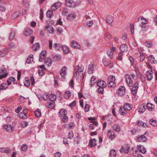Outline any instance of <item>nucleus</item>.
Masks as SVG:
<instances>
[{
	"label": "nucleus",
	"mask_w": 157,
	"mask_h": 157,
	"mask_svg": "<svg viewBox=\"0 0 157 157\" xmlns=\"http://www.w3.org/2000/svg\"><path fill=\"white\" fill-rule=\"evenodd\" d=\"M131 77L128 74L125 75L126 82L129 87H132L131 88L132 94L133 95H135L139 88V85L136 82H135L133 84V80H134L135 75L132 74L131 75Z\"/></svg>",
	"instance_id": "1"
},
{
	"label": "nucleus",
	"mask_w": 157,
	"mask_h": 157,
	"mask_svg": "<svg viewBox=\"0 0 157 157\" xmlns=\"http://www.w3.org/2000/svg\"><path fill=\"white\" fill-rule=\"evenodd\" d=\"M83 68H80L78 65H77L75 68L74 77L77 79L79 78V76L83 78Z\"/></svg>",
	"instance_id": "2"
},
{
	"label": "nucleus",
	"mask_w": 157,
	"mask_h": 157,
	"mask_svg": "<svg viewBox=\"0 0 157 157\" xmlns=\"http://www.w3.org/2000/svg\"><path fill=\"white\" fill-rule=\"evenodd\" d=\"M80 3L79 1H74L73 0H66V4L67 6L70 7L74 8Z\"/></svg>",
	"instance_id": "3"
},
{
	"label": "nucleus",
	"mask_w": 157,
	"mask_h": 157,
	"mask_svg": "<svg viewBox=\"0 0 157 157\" xmlns=\"http://www.w3.org/2000/svg\"><path fill=\"white\" fill-rule=\"evenodd\" d=\"M108 80L109 82L108 86L109 87H111L115 86V84L114 82L115 78L114 76L110 75L108 78Z\"/></svg>",
	"instance_id": "4"
},
{
	"label": "nucleus",
	"mask_w": 157,
	"mask_h": 157,
	"mask_svg": "<svg viewBox=\"0 0 157 157\" xmlns=\"http://www.w3.org/2000/svg\"><path fill=\"white\" fill-rule=\"evenodd\" d=\"M51 21V20L49 19L48 21H46V23L47 25L45 27V29L48 31L50 33H52L54 32V29L52 26L49 25V23Z\"/></svg>",
	"instance_id": "5"
},
{
	"label": "nucleus",
	"mask_w": 157,
	"mask_h": 157,
	"mask_svg": "<svg viewBox=\"0 0 157 157\" xmlns=\"http://www.w3.org/2000/svg\"><path fill=\"white\" fill-rule=\"evenodd\" d=\"M125 93V88L124 86H120L118 89V95L120 96H122Z\"/></svg>",
	"instance_id": "6"
},
{
	"label": "nucleus",
	"mask_w": 157,
	"mask_h": 157,
	"mask_svg": "<svg viewBox=\"0 0 157 157\" xmlns=\"http://www.w3.org/2000/svg\"><path fill=\"white\" fill-rule=\"evenodd\" d=\"M7 75L6 69L4 68L0 69V79L6 77Z\"/></svg>",
	"instance_id": "7"
},
{
	"label": "nucleus",
	"mask_w": 157,
	"mask_h": 157,
	"mask_svg": "<svg viewBox=\"0 0 157 157\" xmlns=\"http://www.w3.org/2000/svg\"><path fill=\"white\" fill-rule=\"evenodd\" d=\"M67 70V68L65 66L63 67L61 70L60 74L62 77V79L63 80L65 79V76L66 74V71Z\"/></svg>",
	"instance_id": "8"
},
{
	"label": "nucleus",
	"mask_w": 157,
	"mask_h": 157,
	"mask_svg": "<svg viewBox=\"0 0 157 157\" xmlns=\"http://www.w3.org/2000/svg\"><path fill=\"white\" fill-rule=\"evenodd\" d=\"M130 149L129 146L128 145H125L123 146L120 150V151L121 153H128Z\"/></svg>",
	"instance_id": "9"
},
{
	"label": "nucleus",
	"mask_w": 157,
	"mask_h": 157,
	"mask_svg": "<svg viewBox=\"0 0 157 157\" xmlns=\"http://www.w3.org/2000/svg\"><path fill=\"white\" fill-rule=\"evenodd\" d=\"M146 77L149 81L151 80L153 78V71L151 70L150 71L148 70L146 72Z\"/></svg>",
	"instance_id": "10"
},
{
	"label": "nucleus",
	"mask_w": 157,
	"mask_h": 157,
	"mask_svg": "<svg viewBox=\"0 0 157 157\" xmlns=\"http://www.w3.org/2000/svg\"><path fill=\"white\" fill-rule=\"evenodd\" d=\"M107 136L111 140H113L115 137L114 133L113 131L108 130Z\"/></svg>",
	"instance_id": "11"
},
{
	"label": "nucleus",
	"mask_w": 157,
	"mask_h": 157,
	"mask_svg": "<svg viewBox=\"0 0 157 157\" xmlns=\"http://www.w3.org/2000/svg\"><path fill=\"white\" fill-rule=\"evenodd\" d=\"M4 128L8 132H11L13 130L14 128L10 124H6L4 125Z\"/></svg>",
	"instance_id": "12"
},
{
	"label": "nucleus",
	"mask_w": 157,
	"mask_h": 157,
	"mask_svg": "<svg viewBox=\"0 0 157 157\" xmlns=\"http://www.w3.org/2000/svg\"><path fill=\"white\" fill-rule=\"evenodd\" d=\"M71 47L74 48H80V46L79 44L76 41L72 40L71 41Z\"/></svg>",
	"instance_id": "13"
},
{
	"label": "nucleus",
	"mask_w": 157,
	"mask_h": 157,
	"mask_svg": "<svg viewBox=\"0 0 157 157\" xmlns=\"http://www.w3.org/2000/svg\"><path fill=\"white\" fill-rule=\"evenodd\" d=\"M49 94L47 92H45L43 94H39L37 95V96H40L41 98L44 101H47L48 98Z\"/></svg>",
	"instance_id": "14"
},
{
	"label": "nucleus",
	"mask_w": 157,
	"mask_h": 157,
	"mask_svg": "<svg viewBox=\"0 0 157 157\" xmlns=\"http://www.w3.org/2000/svg\"><path fill=\"white\" fill-rule=\"evenodd\" d=\"M97 82V85L99 87H105L106 86L105 82L102 80H98Z\"/></svg>",
	"instance_id": "15"
},
{
	"label": "nucleus",
	"mask_w": 157,
	"mask_h": 157,
	"mask_svg": "<svg viewBox=\"0 0 157 157\" xmlns=\"http://www.w3.org/2000/svg\"><path fill=\"white\" fill-rule=\"evenodd\" d=\"M61 5V3L59 2L55 3L52 6L51 8L52 10L55 11L58 9L60 6Z\"/></svg>",
	"instance_id": "16"
},
{
	"label": "nucleus",
	"mask_w": 157,
	"mask_h": 157,
	"mask_svg": "<svg viewBox=\"0 0 157 157\" xmlns=\"http://www.w3.org/2000/svg\"><path fill=\"white\" fill-rule=\"evenodd\" d=\"M46 54V52L44 51H43L41 52L39 59V61L40 62H42L43 60L45 58Z\"/></svg>",
	"instance_id": "17"
},
{
	"label": "nucleus",
	"mask_w": 157,
	"mask_h": 157,
	"mask_svg": "<svg viewBox=\"0 0 157 157\" xmlns=\"http://www.w3.org/2000/svg\"><path fill=\"white\" fill-rule=\"evenodd\" d=\"M96 141L95 139H91L90 140L89 146L90 147H92L93 146H94L97 145V144L96 143Z\"/></svg>",
	"instance_id": "18"
},
{
	"label": "nucleus",
	"mask_w": 157,
	"mask_h": 157,
	"mask_svg": "<svg viewBox=\"0 0 157 157\" xmlns=\"http://www.w3.org/2000/svg\"><path fill=\"white\" fill-rule=\"evenodd\" d=\"M107 54L110 59H113L114 58V55L113 54L111 49H109L107 51Z\"/></svg>",
	"instance_id": "19"
},
{
	"label": "nucleus",
	"mask_w": 157,
	"mask_h": 157,
	"mask_svg": "<svg viewBox=\"0 0 157 157\" xmlns=\"http://www.w3.org/2000/svg\"><path fill=\"white\" fill-rule=\"evenodd\" d=\"M113 21V17L110 16H108L106 18V22L107 23L110 25Z\"/></svg>",
	"instance_id": "20"
},
{
	"label": "nucleus",
	"mask_w": 157,
	"mask_h": 157,
	"mask_svg": "<svg viewBox=\"0 0 157 157\" xmlns=\"http://www.w3.org/2000/svg\"><path fill=\"white\" fill-rule=\"evenodd\" d=\"M147 140V137L145 136L142 135L138 137V141L139 142H145Z\"/></svg>",
	"instance_id": "21"
},
{
	"label": "nucleus",
	"mask_w": 157,
	"mask_h": 157,
	"mask_svg": "<svg viewBox=\"0 0 157 157\" xmlns=\"http://www.w3.org/2000/svg\"><path fill=\"white\" fill-rule=\"evenodd\" d=\"M145 110L146 109L145 108L144 104H142L140 105L138 109V111L140 113H142L145 111Z\"/></svg>",
	"instance_id": "22"
},
{
	"label": "nucleus",
	"mask_w": 157,
	"mask_h": 157,
	"mask_svg": "<svg viewBox=\"0 0 157 157\" xmlns=\"http://www.w3.org/2000/svg\"><path fill=\"white\" fill-rule=\"evenodd\" d=\"M137 147L140 151L142 153H145L146 152V150L145 148L142 145H137Z\"/></svg>",
	"instance_id": "23"
},
{
	"label": "nucleus",
	"mask_w": 157,
	"mask_h": 157,
	"mask_svg": "<svg viewBox=\"0 0 157 157\" xmlns=\"http://www.w3.org/2000/svg\"><path fill=\"white\" fill-rule=\"evenodd\" d=\"M121 51L122 52L127 51L128 50V47L126 44H124L121 45L120 47Z\"/></svg>",
	"instance_id": "24"
},
{
	"label": "nucleus",
	"mask_w": 157,
	"mask_h": 157,
	"mask_svg": "<svg viewBox=\"0 0 157 157\" xmlns=\"http://www.w3.org/2000/svg\"><path fill=\"white\" fill-rule=\"evenodd\" d=\"M59 116L60 117L66 115L67 114V111L64 109H61L59 112Z\"/></svg>",
	"instance_id": "25"
},
{
	"label": "nucleus",
	"mask_w": 157,
	"mask_h": 157,
	"mask_svg": "<svg viewBox=\"0 0 157 157\" xmlns=\"http://www.w3.org/2000/svg\"><path fill=\"white\" fill-rule=\"evenodd\" d=\"M33 30L30 28H28L26 29L24 33V34L25 36H27L31 35L33 33Z\"/></svg>",
	"instance_id": "26"
},
{
	"label": "nucleus",
	"mask_w": 157,
	"mask_h": 157,
	"mask_svg": "<svg viewBox=\"0 0 157 157\" xmlns=\"http://www.w3.org/2000/svg\"><path fill=\"white\" fill-rule=\"evenodd\" d=\"M11 151L9 148H0V152L2 153H8Z\"/></svg>",
	"instance_id": "27"
},
{
	"label": "nucleus",
	"mask_w": 157,
	"mask_h": 157,
	"mask_svg": "<svg viewBox=\"0 0 157 157\" xmlns=\"http://www.w3.org/2000/svg\"><path fill=\"white\" fill-rule=\"evenodd\" d=\"M16 81V79L15 78L13 77H11L8 80H7V82L8 84V85H10L11 84L12 82H13V83L14 84H15V81Z\"/></svg>",
	"instance_id": "28"
},
{
	"label": "nucleus",
	"mask_w": 157,
	"mask_h": 157,
	"mask_svg": "<svg viewBox=\"0 0 157 157\" xmlns=\"http://www.w3.org/2000/svg\"><path fill=\"white\" fill-rule=\"evenodd\" d=\"M33 56L32 54H30L28 56L26 62L28 63H30L33 61Z\"/></svg>",
	"instance_id": "29"
},
{
	"label": "nucleus",
	"mask_w": 157,
	"mask_h": 157,
	"mask_svg": "<svg viewBox=\"0 0 157 157\" xmlns=\"http://www.w3.org/2000/svg\"><path fill=\"white\" fill-rule=\"evenodd\" d=\"M94 66L93 64L89 65L88 67V72L89 74H92L94 71Z\"/></svg>",
	"instance_id": "30"
},
{
	"label": "nucleus",
	"mask_w": 157,
	"mask_h": 157,
	"mask_svg": "<svg viewBox=\"0 0 157 157\" xmlns=\"http://www.w3.org/2000/svg\"><path fill=\"white\" fill-rule=\"evenodd\" d=\"M35 116L37 117H40L41 116V111L39 109H37L34 112Z\"/></svg>",
	"instance_id": "31"
},
{
	"label": "nucleus",
	"mask_w": 157,
	"mask_h": 157,
	"mask_svg": "<svg viewBox=\"0 0 157 157\" xmlns=\"http://www.w3.org/2000/svg\"><path fill=\"white\" fill-rule=\"evenodd\" d=\"M131 105L128 103H126L124 106V109L127 110H130L131 109Z\"/></svg>",
	"instance_id": "32"
},
{
	"label": "nucleus",
	"mask_w": 157,
	"mask_h": 157,
	"mask_svg": "<svg viewBox=\"0 0 157 157\" xmlns=\"http://www.w3.org/2000/svg\"><path fill=\"white\" fill-rule=\"evenodd\" d=\"M147 107L149 110L151 111L154 108V106L151 103H148L147 105Z\"/></svg>",
	"instance_id": "33"
},
{
	"label": "nucleus",
	"mask_w": 157,
	"mask_h": 157,
	"mask_svg": "<svg viewBox=\"0 0 157 157\" xmlns=\"http://www.w3.org/2000/svg\"><path fill=\"white\" fill-rule=\"evenodd\" d=\"M15 33L14 31L12 30L9 35V39L11 40H12L15 37Z\"/></svg>",
	"instance_id": "34"
},
{
	"label": "nucleus",
	"mask_w": 157,
	"mask_h": 157,
	"mask_svg": "<svg viewBox=\"0 0 157 157\" xmlns=\"http://www.w3.org/2000/svg\"><path fill=\"white\" fill-rule=\"evenodd\" d=\"M45 63L47 64L48 66H50L52 64V61L50 58H47L45 59Z\"/></svg>",
	"instance_id": "35"
},
{
	"label": "nucleus",
	"mask_w": 157,
	"mask_h": 157,
	"mask_svg": "<svg viewBox=\"0 0 157 157\" xmlns=\"http://www.w3.org/2000/svg\"><path fill=\"white\" fill-rule=\"evenodd\" d=\"M148 59L151 63H155L156 61L153 55H150L148 57Z\"/></svg>",
	"instance_id": "36"
},
{
	"label": "nucleus",
	"mask_w": 157,
	"mask_h": 157,
	"mask_svg": "<svg viewBox=\"0 0 157 157\" xmlns=\"http://www.w3.org/2000/svg\"><path fill=\"white\" fill-rule=\"evenodd\" d=\"M138 21H141V23L142 25L146 24L147 23V21L143 17H141L140 18H138Z\"/></svg>",
	"instance_id": "37"
},
{
	"label": "nucleus",
	"mask_w": 157,
	"mask_h": 157,
	"mask_svg": "<svg viewBox=\"0 0 157 157\" xmlns=\"http://www.w3.org/2000/svg\"><path fill=\"white\" fill-rule=\"evenodd\" d=\"M40 45L38 43H36L34 44L33 46V49L34 51H36L40 48Z\"/></svg>",
	"instance_id": "38"
},
{
	"label": "nucleus",
	"mask_w": 157,
	"mask_h": 157,
	"mask_svg": "<svg viewBox=\"0 0 157 157\" xmlns=\"http://www.w3.org/2000/svg\"><path fill=\"white\" fill-rule=\"evenodd\" d=\"M21 12L20 11H16L15 12L12 16V17L13 19H15L20 14Z\"/></svg>",
	"instance_id": "39"
},
{
	"label": "nucleus",
	"mask_w": 157,
	"mask_h": 157,
	"mask_svg": "<svg viewBox=\"0 0 157 157\" xmlns=\"http://www.w3.org/2000/svg\"><path fill=\"white\" fill-rule=\"evenodd\" d=\"M150 123L152 125L155 126H157V121L153 119H150L149 121Z\"/></svg>",
	"instance_id": "40"
},
{
	"label": "nucleus",
	"mask_w": 157,
	"mask_h": 157,
	"mask_svg": "<svg viewBox=\"0 0 157 157\" xmlns=\"http://www.w3.org/2000/svg\"><path fill=\"white\" fill-rule=\"evenodd\" d=\"M63 51L65 54H67L69 52V49L68 47L67 46H63L62 47Z\"/></svg>",
	"instance_id": "41"
},
{
	"label": "nucleus",
	"mask_w": 157,
	"mask_h": 157,
	"mask_svg": "<svg viewBox=\"0 0 157 157\" xmlns=\"http://www.w3.org/2000/svg\"><path fill=\"white\" fill-rule=\"evenodd\" d=\"M116 154L115 150L114 149H112L110 151V157H115Z\"/></svg>",
	"instance_id": "42"
},
{
	"label": "nucleus",
	"mask_w": 157,
	"mask_h": 157,
	"mask_svg": "<svg viewBox=\"0 0 157 157\" xmlns=\"http://www.w3.org/2000/svg\"><path fill=\"white\" fill-rule=\"evenodd\" d=\"M24 84L26 86H29L30 85V81L29 80L27 77L25 78L24 81Z\"/></svg>",
	"instance_id": "43"
},
{
	"label": "nucleus",
	"mask_w": 157,
	"mask_h": 157,
	"mask_svg": "<svg viewBox=\"0 0 157 157\" xmlns=\"http://www.w3.org/2000/svg\"><path fill=\"white\" fill-rule=\"evenodd\" d=\"M56 95L53 94H51L50 96V100L52 102H54L56 100Z\"/></svg>",
	"instance_id": "44"
},
{
	"label": "nucleus",
	"mask_w": 157,
	"mask_h": 157,
	"mask_svg": "<svg viewBox=\"0 0 157 157\" xmlns=\"http://www.w3.org/2000/svg\"><path fill=\"white\" fill-rule=\"evenodd\" d=\"M127 110L124 109H123L122 108L120 107L119 111L120 113L121 114V115H124L126 114V111Z\"/></svg>",
	"instance_id": "45"
},
{
	"label": "nucleus",
	"mask_w": 157,
	"mask_h": 157,
	"mask_svg": "<svg viewBox=\"0 0 157 157\" xmlns=\"http://www.w3.org/2000/svg\"><path fill=\"white\" fill-rule=\"evenodd\" d=\"M76 17V15L75 14H71L68 15L67 17V19L68 20H71L73 18H75Z\"/></svg>",
	"instance_id": "46"
},
{
	"label": "nucleus",
	"mask_w": 157,
	"mask_h": 157,
	"mask_svg": "<svg viewBox=\"0 0 157 157\" xmlns=\"http://www.w3.org/2000/svg\"><path fill=\"white\" fill-rule=\"evenodd\" d=\"M28 146L26 144H23L21 147V149L22 151H26L27 150Z\"/></svg>",
	"instance_id": "47"
},
{
	"label": "nucleus",
	"mask_w": 157,
	"mask_h": 157,
	"mask_svg": "<svg viewBox=\"0 0 157 157\" xmlns=\"http://www.w3.org/2000/svg\"><path fill=\"white\" fill-rule=\"evenodd\" d=\"M96 78L94 76H92L90 79V86L92 87L94 85V81L96 79Z\"/></svg>",
	"instance_id": "48"
},
{
	"label": "nucleus",
	"mask_w": 157,
	"mask_h": 157,
	"mask_svg": "<svg viewBox=\"0 0 157 157\" xmlns=\"http://www.w3.org/2000/svg\"><path fill=\"white\" fill-rule=\"evenodd\" d=\"M71 96V93L69 91H67L66 93L64 94V96L66 99H68Z\"/></svg>",
	"instance_id": "49"
},
{
	"label": "nucleus",
	"mask_w": 157,
	"mask_h": 157,
	"mask_svg": "<svg viewBox=\"0 0 157 157\" xmlns=\"http://www.w3.org/2000/svg\"><path fill=\"white\" fill-rule=\"evenodd\" d=\"M47 16L49 18H51L53 15V12L51 10H48L46 13Z\"/></svg>",
	"instance_id": "50"
},
{
	"label": "nucleus",
	"mask_w": 157,
	"mask_h": 157,
	"mask_svg": "<svg viewBox=\"0 0 157 157\" xmlns=\"http://www.w3.org/2000/svg\"><path fill=\"white\" fill-rule=\"evenodd\" d=\"M113 129L115 131H119L120 126L119 125L117 124H114L113 126Z\"/></svg>",
	"instance_id": "51"
},
{
	"label": "nucleus",
	"mask_w": 157,
	"mask_h": 157,
	"mask_svg": "<svg viewBox=\"0 0 157 157\" xmlns=\"http://www.w3.org/2000/svg\"><path fill=\"white\" fill-rule=\"evenodd\" d=\"M102 62L103 64L105 66H108L110 63L109 61L105 59L103 60Z\"/></svg>",
	"instance_id": "52"
},
{
	"label": "nucleus",
	"mask_w": 157,
	"mask_h": 157,
	"mask_svg": "<svg viewBox=\"0 0 157 157\" xmlns=\"http://www.w3.org/2000/svg\"><path fill=\"white\" fill-rule=\"evenodd\" d=\"M68 10L67 8H64L62 12V14L63 15L66 16L67 14L68 13Z\"/></svg>",
	"instance_id": "53"
},
{
	"label": "nucleus",
	"mask_w": 157,
	"mask_h": 157,
	"mask_svg": "<svg viewBox=\"0 0 157 157\" xmlns=\"http://www.w3.org/2000/svg\"><path fill=\"white\" fill-rule=\"evenodd\" d=\"M21 125L22 128H24L28 125V123L26 121H23L21 122Z\"/></svg>",
	"instance_id": "54"
},
{
	"label": "nucleus",
	"mask_w": 157,
	"mask_h": 157,
	"mask_svg": "<svg viewBox=\"0 0 157 157\" xmlns=\"http://www.w3.org/2000/svg\"><path fill=\"white\" fill-rule=\"evenodd\" d=\"M105 87H99L98 88V92L99 93L102 94L103 92V88Z\"/></svg>",
	"instance_id": "55"
},
{
	"label": "nucleus",
	"mask_w": 157,
	"mask_h": 157,
	"mask_svg": "<svg viewBox=\"0 0 157 157\" xmlns=\"http://www.w3.org/2000/svg\"><path fill=\"white\" fill-rule=\"evenodd\" d=\"M73 133L72 131H71L68 134L67 136L68 138L69 139H71L73 137Z\"/></svg>",
	"instance_id": "56"
},
{
	"label": "nucleus",
	"mask_w": 157,
	"mask_h": 157,
	"mask_svg": "<svg viewBox=\"0 0 157 157\" xmlns=\"http://www.w3.org/2000/svg\"><path fill=\"white\" fill-rule=\"evenodd\" d=\"M2 90H6L8 87H6L7 84L5 83H2L0 85Z\"/></svg>",
	"instance_id": "57"
},
{
	"label": "nucleus",
	"mask_w": 157,
	"mask_h": 157,
	"mask_svg": "<svg viewBox=\"0 0 157 157\" xmlns=\"http://www.w3.org/2000/svg\"><path fill=\"white\" fill-rule=\"evenodd\" d=\"M93 23L92 20L88 21L86 22L87 25L89 27H90Z\"/></svg>",
	"instance_id": "58"
},
{
	"label": "nucleus",
	"mask_w": 157,
	"mask_h": 157,
	"mask_svg": "<svg viewBox=\"0 0 157 157\" xmlns=\"http://www.w3.org/2000/svg\"><path fill=\"white\" fill-rule=\"evenodd\" d=\"M44 73V70L42 69L39 70L38 71V74L40 76L43 75Z\"/></svg>",
	"instance_id": "59"
},
{
	"label": "nucleus",
	"mask_w": 157,
	"mask_h": 157,
	"mask_svg": "<svg viewBox=\"0 0 157 157\" xmlns=\"http://www.w3.org/2000/svg\"><path fill=\"white\" fill-rule=\"evenodd\" d=\"M62 120L63 122H65L67 121L68 118L66 115H64L63 116Z\"/></svg>",
	"instance_id": "60"
},
{
	"label": "nucleus",
	"mask_w": 157,
	"mask_h": 157,
	"mask_svg": "<svg viewBox=\"0 0 157 157\" xmlns=\"http://www.w3.org/2000/svg\"><path fill=\"white\" fill-rule=\"evenodd\" d=\"M75 126V124L73 122L69 124V128L71 129H73L74 128Z\"/></svg>",
	"instance_id": "61"
},
{
	"label": "nucleus",
	"mask_w": 157,
	"mask_h": 157,
	"mask_svg": "<svg viewBox=\"0 0 157 157\" xmlns=\"http://www.w3.org/2000/svg\"><path fill=\"white\" fill-rule=\"evenodd\" d=\"M60 46L59 44L57 43H55L54 44V46L53 47H55L56 49L59 50Z\"/></svg>",
	"instance_id": "62"
},
{
	"label": "nucleus",
	"mask_w": 157,
	"mask_h": 157,
	"mask_svg": "<svg viewBox=\"0 0 157 157\" xmlns=\"http://www.w3.org/2000/svg\"><path fill=\"white\" fill-rule=\"evenodd\" d=\"M19 116L20 117L23 119H25L27 118L26 116L24 115L23 113H21L19 114Z\"/></svg>",
	"instance_id": "63"
},
{
	"label": "nucleus",
	"mask_w": 157,
	"mask_h": 157,
	"mask_svg": "<svg viewBox=\"0 0 157 157\" xmlns=\"http://www.w3.org/2000/svg\"><path fill=\"white\" fill-rule=\"evenodd\" d=\"M54 155L55 157H60L61 155V153L59 152H56L55 153Z\"/></svg>",
	"instance_id": "64"
}]
</instances>
